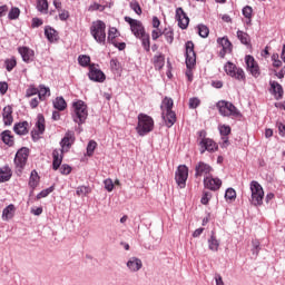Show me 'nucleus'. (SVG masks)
Wrapping results in <instances>:
<instances>
[{"instance_id": "obj_1", "label": "nucleus", "mask_w": 285, "mask_h": 285, "mask_svg": "<svg viewBox=\"0 0 285 285\" xmlns=\"http://www.w3.org/2000/svg\"><path fill=\"white\" fill-rule=\"evenodd\" d=\"M75 144V131H67L65 137L60 141L61 149H55L52 151V169L59 170V166H61L63 161V153H68L70 148Z\"/></svg>"}, {"instance_id": "obj_2", "label": "nucleus", "mask_w": 285, "mask_h": 285, "mask_svg": "<svg viewBox=\"0 0 285 285\" xmlns=\"http://www.w3.org/2000/svg\"><path fill=\"white\" fill-rule=\"evenodd\" d=\"M71 117L75 124L81 126L88 119V105L83 100L72 102Z\"/></svg>"}, {"instance_id": "obj_3", "label": "nucleus", "mask_w": 285, "mask_h": 285, "mask_svg": "<svg viewBox=\"0 0 285 285\" xmlns=\"http://www.w3.org/2000/svg\"><path fill=\"white\" fill-rule=\"evenodd\" d=\"M186 48V77L188 81H193V68L197 63V55L195 53V43L193 41H187L185 45Z\"/></svg>"}, {"instance_id": "obj_4", "label": "nucleus", "mask_w": 285, "mask_h": 285, "mask_svg": "<svg viewBox=\"0 0 285 285\" xmlns=\"http://www.w3.org/2000/svg\"><path fill=\"white\" fill-rule=\"evenodd\" d=\"M154 128L155 120L153 119V117L146 114L138 115V125L136 127V130L140 137H146L148 132H153Z\"/></svg>"}, {"instance_id": "obj_5", "label": "nucleus", "mask_w": 285, "mask_h": 285, "mask_svg": "<svg viewBox=\"0 0 285 285\" xmlns=\"http://www.w3.org/2000/svg\"><path fill=\"white\" fill-rule=\"evenodd\" d=\"M216 108H218V112L222 117H234L235 119H240L242 117V111L230 101L219 100L216 104Z\"/></svg>"}, {"instance_id": "obj_6", "label": "nucleus", "mask_w": 285, "mask_h": 285, "mask_svg": "<svg viewBox=\"0 0 285 285\" xmlns=\"http://www.w3.org/2000/svg\"><path fill=\"white\" fill-rule=\"evenodd\" d=\"M90 35L97 43L106 46V22L101 20L94 21L90 27Z\"/></svg>"}, {"instance_id": "obj_7", "label": "nucleus", "mask_w": 285, "mask_h": 285, "mask_svg": "<svg viewBox=\"0 0 285 285\" xmlns=\"http://www.w3.org/2000/svg\"><path fill=\"white\" fill-rule=\"evenodd\" d=\"M252 193L250 203L253 206H262L264 204V188L257 180H252L249 184Z\"/></svg>"}, {"instance_id": "obj_8", "label": "nucleus", "mask_w": 285, "mask_h": 285, "mask_svg": "<svg viewBox=\"0 0 285 285\" xmlns=\"http://www.w3.org/2000/svg\"><path fill=\"white\" fill-rule=\"evenodd\" d=\"M30 155V150L27 147L20 148L14 157V166L21 173L23 168H26V164H28V157Z\"/></svg>"}, {"instance_id": "obj_9", "label": "nucleus", "mask_w": 285, "mask_h": 285, "mask_svg": "<svg viewBox=\"0 0 285 285\" xmlns=\"http://www.w3.org/2000/svg\"><path fill=\"white\" fill-rule=\"evenodd\" d=\"M226 75L237 79L238 81H244L246 79V73L244 69L237 68L233 62H227L224 67Z\"/></svg>"}, {"instance_id": "obj_10", "label": "nucleus", "mask_w": 285, "mask_h": 285, "mask_svg": "<svg viewBox=\"0 0 285 285\" xmlns=\"http://www.w3.org/2000/svg\"><path fill=\"white\" fill-rule=\"evenodd\" d=\"M126 23H129L130 30L132 35L137 38L141 37L142 35H146V28H144V23L137 19H132L130 17H125Z\"/></svg>"}, {"instance_id": "obj_11", "label": "nucleus", "mask_w": 285, "mask_h": 285, "mask_svg": "<svg viewBox=\"0 0 285 285\" xmlns=\"http://www.w3.org/2000/svg\"><path fill=\"white\" fill-rule=\"evenodd\" d=\"M175 180L179 188H186V181H188V167L186 165H179L175 173Z\"/></svg>"}, {"instance_id": "obj_12", "label": "nucleus", "mask_w": 285, "mask_h": 285, "mask_svg": "<svg viewBox=\"0 0 285 285\" xmlns=\"http://www.w3.org/2000/svg\"><path fill=\"white\" fill-rule=\"evenodd\" d=\"M213 167L204 161H198L195 165V177L199 178V177H204V179H206V177H210L212 173H213Z\"/></svg>"}, {"instance_id": "obj_13", "label": "nucleus", "mask_w": 285, "mask_h": 285, "mask_svg": "<svg viewBox=\"0 0 285 285\" xmlns=\"http://www.w3.org/2000/svg\"><path fill=\"white\" fill-rule=\"evenodd\" d=\"M245 63L247 67V72H250L255 79L262 75V71L259 70V65L257 63V60L250 55L245 57Z\"/></svg>"}, {"instance_id": "obj_14", "label": "nucleus", "mask_w": 285, "mask_h": 285, "mask_svg": "<svg viewBox=\"0 0 285 285\" xmlns=\"http://www.w3.org/2000/svg\"><path fill=\"white\" fill-rule=\"evenodd\" d=\"M88 77L90 81H96L97 83H104L106 81V73L101 69H97L95 65L89 66Z\"/></svg>"}, {"instance_id": "obj_15", "label": "nucleus", "mask_w": 285, "mask_h": 285, "mask_svg": "<svg viewBox=\"0 0 285 285\" xmlns=\"http://www.w3.org/2000/svg\"><path fill=\"white\" fill-rule=\"evenodd\" d=\"M203 184L207 190H213L214 193L222 188V179L213 177L212 174L203 179Z\"/></svg>"}, {"instance_id": "obj_16", "label": "nucleus", "mask_w": 285, "mask_h": 285, "mask_svg": "<svg viewBox=\"0 0 285 285\" xmlns=\"http://www.w3.org/2000/svg\"><path fill=\"white\" fill-rule=\"evenodd\" d=\"M217 43L222 48L219 52V57H222V59H224L226 55H230V52H233V43L230 42L228 37L218 38Z\"/></svg>"}, {"instance_id": "obj_17", "label": "nucleus", "mask_w": 285, "mask_h": 285, "mask_svg": "<svg viewBox=\"0 0 285 285\" xmlns=\"http://www.w3.org/2000/svg\"><path fill=\"white\" fill-rule=\"evenodd\" d=\"M198 146L200 147V155H204V153H215L217 151V142H215L213 139H204L199 140Z\"/></svg>"}, {"instance_id": "obj_18", "label": "nucleus", "mask_w": 285, "mask_h": 285, "mask_svg": "<svg viewBox=\"0 0 285 285\" xmlns=\"http://www.w3.org/2000/svg\"><path fill=\"white\" fill-rule=\"evenodd\" d=\"M176 20L178 21V26L181 30H186V28H188V23H190V18H188L181 7L176 9Z\"/></svg>"}, {"instance_id": "obj_19", "label": "nucleus", "mask_w": 285, "mask_h": 285, "mask_svg": "<svg viewBox=\"0 0 285 285\" xmlns=\"http://www.w3.org/2000/svg\"><path fill=\"white\" fill-rule=\"evenodd\" d=\"M126 266L129 273H139L144 267V263L140 258L132 256L127 261Z\"/></svg>"}, {"instance_id": "obj_20", "label": "nucleus", "mask_w": 285, "mask_h": 285, "mask_svg": "<svg viewBox=\"0 0 285 285\" xmlns=\"http://www.w3.org/2000/svg\"><path fill=\"white\" fill-rule=\"evenodd\" d=\"M18 52L22 57V61H24V63H31V61H35V50L30 49V47H19Z\"/></svg>"}, {"instance_id": "obj_21", "label": "nucleus", "mask_w": 285, "mask_h": 285, "mask_svg": "<svg viewBox=\"0 0 285 285\" xmlns=\"http://www.w3.org/2000/svg\"><path fill=\"white\" fill-rule=\"evenodd\" d=\"M269 86V92L275 97V99H282V97H284V88L279 85V82L271 80Z\"/></svg>"}, {"instance_id": "obj_22", "label": "nucleus", "mask_w": 285, "mask_h": 285, "mask_svg": "<svg viewBox=\"0 0 285 285\" xmlns=\"http://www.w3.org/2000/svg\"><path fill=\"white\" fill-rule=\"evenodd\" d=\"M161 117L167 128H173V126H175V122L177 121V115L175 114V111H163Z\"/></svg>"}, {"instance_id": "obj_23", "label": "nucleus", "mask_w": 285, "mask_h": 285, "mask_svg": "<svg viewBox=\"0 0 285 285\" xmlns=\"http://www.w3.org/2000/svg\"><path fill=\"white\" fill-rule=\"evenodd\" d=\"M36 131H32V138L35 139L36 135H43L46 132V118H43V115H38V119L36 122Z\"/></svg>"}, {"instance_id": "obj_24", "label": "nucleus", "mask_w": 285, "mask_h": 285, "mask_svg": "<svg viewBox=\"0 0 285 285\" xmlns=\"http://www.w3.org/2000/svg\"><path fill=\"white\" fill-rule=\"evenodd\" d=\"M45 37H47L50 43H55L56 41H59V32L50 26L45 27Z\"/></svg>"}, {"instance_id": "obj_25", "label": "nucleus", "mask_w": 285, "mask_h": 285, "mask_svg": "<svg viewBox=\"0 0 285 285\" xmlns=\"http://www.w3.org/2000/svg\"><path fill=\"white\" fill-rule=\"evenodd\" d=\"M2 119L4 126H12V121H14V118H12V107L6 106L2 111Z\"/></svg>"}, {"instance_id": "obj_26", "label": "nucleus", "mask_w": 285, "mask_h": 285, "mask_svg": "<svg viewBox=\"0 0 285 285\" xmlns=\"http://www.w3.org/2000/svg\"><path fill=\"white\" fill-rule=\"evenodd\" d=\"M218 130L222 135V139H223V148H226V146H228V136L230 135V126L228 125H220L218 127Z\"/></svg>"}, {"instance_id": "obj_27", "label": "nucleus", "mask_w": 285, "mask_h": 285, "mask_svg": "<svg viewBox=\"0 0 285 285\" xmlns=\"http://www.w3.org/2000/svg\"><path fill=\"white\" fill-rule=\"evenodd\" d=\"M1 139L6 146H14V136H12V131L4 130L1 132Z\"/></svg>"}, {"instance_id": "obj_28", "label": "nucleus", "mask_w": 285, "mask_h": 285, "mask_svg": "<svg viewBox=\"0 0 285 285\" xmlns=\"http://www.w3.org/2000/svg\"><path fill=\"white\" fill-rule=\"evenodd\" d=\"M16 135H28V121L18 122L13 126Z\"/></svg>"}, {"instance_id": "obj_29", "label": "nucleus", "mask_w": 285, "mask_h": 285, "mask_svg": "<svg viewBox=\"0 0 285 285\" xmlns=\"http://www.w3.org/2000/svg\"><path fill=\"white\" fill-rule=\"evenodd\" d=\"M14 206L10 204L2 210V219L3 222H9V219H12L14 217Z\"/></svg>"}, {"instance_id": "obj_30", "label": "nucleus", "mask_w": 285, "mask_h": 285, "mask_svg": "<svg viewBox=\"0 0 285 285\" xmlns=\"http://www.w3.org/2000/svg\"><path fill=\"white\" fill-rule=\"evenodd\" d=\"M40 177H39V173H37V170H32L29 177V186L30 188H32L35 190V188H37V186H39V181H40Z\"/></svg>"}, {"instance_id": "obj_31", "label": "nucleus", "mask_w": 285, "mask_h": 285, "mask_svg": "<svg viewBox=\"0 0 285 285\" xmlns=\"http://www.w3.org/2000/svg\"><path fill=\"white\" fill-rule=\"evenodd\" d=\"M10 177H12V170L10 169V167L4 166L2 168H0V181H10Z\"/></svg>"}, {"instance_id": "obj_32", "label": "nucleus", "mask_w": 285, "mask_h": 285, "mask_svg": "<svg viewBox=\"0 0 285 285\" xmlns=\"http://www.w3.org/2000/svg\"><path fill=\"white\" fill-rule=\"evenodd\" d=\"M165 63H166V58L164 57L163 53H157L156 56H154V66L156 70H161Z\"/></svg>"}, {"instance_id": "obj_33", "label": "nucleus", "mask_w": 285, "mask_h": 285, "mask_svg": "<svg viewBox=\"0 0 285 285\" xmlns=\"http://www.w3.org/2000/svg\"><path fill=\"white\" fill-rule=\"evenodd\" d=\"M138 39H140L144 50L146 52H150V35L145 32L140 37H138Z\"/></svg>"}, {"instance_id": "obj_34", "label": "nucleus", "mask_w": 285, "mask_h": 285, "mask_svg": "<svg viewBox=\"0 0 285 285\" xmlns=\"http://www.w3.org/2000/svg\"><path fill=\"white\" fill-rule=\"evenodd\" d=\"M207 243L209 250H212L213 253H217V250H219V240L217 239V237H215V234L210 236Z\"/></svg>"}, {"instance_id": "obj_35", "label": "nucleus", "mask_w": 285, "mask_h": 285, "mask_svg": "<svg viewBox=\"0 0 285 285\" xmlns=\"http://www.w3.org/2000/svg\"><path fill=\"white\" fill-rule=\"evenodd\" d=\"M174 101L173 98L165 97L160 106L163 112L173 111Z\"/></svg>"}, {"instance_id": "obj_36", "label": "nucleus", "mask_w": 285, "mask_h": 285, "mask_svg": "<svg viewBox=\"0 0 285 285\" xmlns=\"http://www.w3.org/2000/svg\"><path fill=\"white\" fill-rule=\"evenodd\" d=\"M117 37H119V30H117L115 27H110L107 36L108 43H115L117 41Z\"/></svg>"}, {"instance_id": "obj_37", "label": "nucleus", "mask_w": 285, "mask_h": 285, "mask_svg": "<svg viewBox=\"0 0 285 285\" xmlns=\"http://www.w3.org/2000/svg\"><path fill=\"white\" fill-rule=\"evenodd\" d=\"M53 108H56V110L63 111L65 108H68V104H66V99H63V97H57L53 100Z\"/></svg>"}, {"instance_id": "obj_38", "label": "nucleus", "mask_w": 285, "mask_h": 285, "mask_svg": "<svg viewBox=\"0 0 285 285\" xmlns=\"http://www.w3.org/2000/svg\"><path fill=\"white\" fill-rule=\"evenodd\" d=\"M38 97L40 99V101H45L46 97H50V88L40 85L39 89H38Z\"/></svg>"}, {"instance_id": "obj_39", "label": "nucleus", "mask_w": 285, "mask_h": 285, "mask_svg": "<svg viewBox=\"0 0 285 285\" xmlns=\"http://www.w3.org/2000/svg\"><path fill=\"white\" fill-rule=\"evenodd\" d=\"M236 35L237 39H239L240 43H243L244 46H248L250 43V36H248V33L238 30Z\"/></svg>"}, {"instance_id": "obj_40", "label": "nucleus", "mask_w": 285, "mask_h": 285, "mask_svg": "<svg viewBox=\"0 0 285 285\" xmlns=\"http://www.w3.org/2000/svg\"><path fill=\"white\" fill-rule=\"evenodd\" d=\"M37 10L41 14H48V0H37Z\"/></svg>"}, {"instance_id": "obj_41", "label": "nucleus", "mask_w": 285, "mask_h": 285, "mask_svg": "<svg viewBox=\"0 0 285 285\" xmlns=\"http://www.w3.org/2000/svg\"><path fill=\"white\" fill-rule=\"evenodd\" d=\"M20 14L21 10L17 7H12L8 13V19H10V21H14L16 19H19Z\"/></svg>"}, {"instance_id": "obj_42", "label": "nucleus", "mask_w": 285, "mask_h": 285, "mask_svg": "<svg viewBox=\"0 0 285 285\" xmlns=\"http://www.w3.org/2000/svg\"><path fill=\"white\" fill-rule=\"evenodd\" d=\"M197 28H198V35L203 39H206L208 35H210V29H208L206 24H198Z\"/></svg>"}, {"instance_id": "obj_43", "label": "nucleus", "mask_w": 285, "mask_h": 285, "mask_svg": "<svg viewBox=\"0 0 285 285\" xmlns=\"http://www.w3.org/2000/svg\"><path fill=\"white\" fill-rule=\"evenodd\" d=\"M78 63H79V66H81L82 68H88V66H90V56L80 55V56L78 57Z\"/></svg>"}, {"instance_id": "obj_44", "label": "nucleus", "mask_w": 285, "mask_h": 285, "mask_svg": "<svg viewBox=\"0 0 285 285\" xmlns=\"http://www.w3.org/2000/svg\"><path fill=\"white\" fill-rule=\"evenodd\" d=\"M76 195L78 197H86V195H90V187H88V186H79V187H77Z\"/></svg>"}, {"instance_id": "obj_45", "label": "nucleus", "mask_w": 285, "mask_h": 285, "mask_svg": "<svg viewBox=\"0 0 285 285\" xmlns=\"http://www.w3.org/2000/svg\"><path fill=\"white\" fill-rule=\"evenodd\" d=\"M4 65H6V70L8 72H12V70H14V68L17 67V59L14 58L7 59L4 60Z\"/></svg>"}, {"instance_id": "obj_46", "label": "nucleus", "mask_w": 285, "mask_h": 285, "mask_svg": "<svg viewBox=\"0 0 285 285\" xmlns=\"http://www.w3.org/2000/svg\"><path fill=\"white\" fill-rule=\"evenodd\" d=\"M237 198V191H235L234 188H227L225 191V199H229V202H233V199Z\"/></svg>"}, {"instance_id": "obj_47", "label": "nucleus", "mask_w": 285, "mask_h": 285, "mask_svg": "<svg viewBox=\"0 0 285 285\" xmlns=\"http://www.w3.org/2000/svg\"><path fill=\"white\" fill-rule=\"evenodd\" d=\"M96 148H97V141L90 140L87 145V155H88V157H92Z\"/></svg>"}, {"instance_id": "obj_48", "label": "nucleus", "mask_w": 285, "mask_h": 285, "mask_svg": "<svg viewBox=\"0 0 285 285\" xmlns=\"http://www.w3.org/2000/svg\"><path fill=\"white\" fill-rule=\"evenodd\" d=\"M243 17L245 19H249V21H252L250 19H253V7L250 6H246L243 8Z\"/></svg>"}, {"instance_id": "obj_49", "label": "nucleus", "mask_w": 285, "mask_h": 285, "mask_svg": "<svg viewBox=\"0 0 285 285\" xmlns=\"http://www.w3.org/2000/svg\"><path fill=\"white\" fill-rule=\"evenodd\" d=\"M53 190H55V186H50L49 188L41 190L37 195V199H43V197H48V195H50V193H52Z\"/></svg>"}, {"instance_id": "obj_50", "label": "nucleus", "mask_w": 285, "mask_h": 285, "mask_svg": "<svg viewBox=\"0 0 285 285\" xmlns=\"http://www.w3.org/2000/svg\"><path fill=\"white\" fill-rule=\"evenodd\" d=\"M59 170L61 175H70V173H72V167L68 164H63L59 166Z\"/></svg>"}, {"instance_id": "obj_51", "label": "nucleus", "mask_w": 285, "mask_h": 285, "mask_svg": "<svg viewBox=\"0 0 285 285\" xmlns=\"http://www.w3.org/2000/svg\"><path fill=\"white\" fill-rule=\"evenodd\" d=\"M58 12L60 21H68L70 19V12L68 10L60 9Z\"/></svg>"}, {"instance_id": "obj_52", "label": "nucleus", "mask_w": 285, "mask_h": 285, "mask_svg": "<svg viewBox=\"0 0 285 285\" xmlns=\"http://www.w3.org/2000/svg\"><path fill=\"white\" fill-rule=\"evenodd\" d=\"M105 184V188L108 193H112V190L115 189V184L112 183V179L107 178L104 180Z\"/></svg>"}, {"instance_id": "obj_53", "label": "nucleus", "mask_w": 285, "mask_h": 285, "mask_svg": "<svg viewBox=\"0 0 285 285\" xmlns=\"http://www.w3.org/2000/svg\"><path fill=\"white\" fill-rule=\"evenodd\" d=\"M88 10H89V12H95L97 10H99L100 12H104L105 8H104V6H101L97 2H94L89 6Z\"/></svg>"}, {"instance_id": "obj_54", "label": "nucleus", "mask_w": 285, "mask_h": 285, "mask_svg": "<svg viewBox=\"0 0 285 285\" xmlns=\"http://www.w3.org/2000/svg\"><path fill=\"white\" fill-rule=\"evenodd\" d=\"M273 67L274 68H282V60H279V55L274 53L272 56Z\"/></svg>"}, {"instance_id": "obj_55", "label": "nucleus", "mask_w": 285, "mask_h": 285, "mask_svg": "<svg viewBox=\"0 0 285 285\" xmlns=\"http://www.w3.org/2000/svg\"><path fill=\"white\" fill-rule=\"evenodd\" d=\"M35 95H39V89L35 86H30L26 91V97H35Z\"/></svg>"}, {"instance_id": "obj_56", "label": "nucleus", "mask_w": 285, "mask_h": 285, "mask_svg": "<svg viewBox=\"0 0 285 285\" xmlns=\"http://www.w3.org/2000/svg\"><path fill=\"white\" fill-rule=\"evenodd\" d=\"M130 8H131V10H134V12H136V14H141V6H139V2L131 1Z\"/></svg>"}, {"instance_id": "obj_57", "label": "nucleus", "mask_w": 285, "mask_h": 285, "mask_svg": "<svg viewBox=\"0 0 285 285\" xmlns=\"http://www.w3.org/2000/svg\"><path fill=\"white\" fill-rule=\"evenodd\" d=\"M165 40L167 41V43H173V41H175V33L173 31H166L164 33Z\"/></svg>"}, {"instance_id": "obj_58", "label": "nucleus", "mask_w": 285, "mask_h": 285, "mask_svg": "<svg viewBox=\"0 0 285 285\" xmlns=\"http://www.w3.org/2000/svg\"><path fill=\"white\" fill-rule=\"evenodd\" d=\"M213 196L210 195V193H208V191H205L204 194H203V197H202V199H200V203L204 205V206H206V205H208V203L210 202V198H212Z\"/></svg>"}, {"instance_id": "obj_59", "label": "nucleus", "mask_w": 285, "mask_h": 285, "mask_svg": "<svg viewBox=\"0 0 285 285\" xmlns=\"http://www.w3.org/2000/svg\"><path fill=\"white\" fill-rule=\"evenodd\" d=\"M199 104H202L199 98H190L189 99V108H191L193 110H195V108H198Z\"/></svg>"}, {"instance_id": "obj_60", "label": "nucleus", "mask_w": 285, "mask_h": 285, "mask_svg": "<svg viewBox=\"0 0 285 285\" xmlns=\"http://www.w3.org/2000/svg\"><path fill=\"white\" fill-rule=\"evenodd\" d=\"M40 26H43V20L39 18H33L31 22V28H39Z\"/></svg>"}, {"instance_id": "obj_61", "label": "nucleus", "mask_w": 285, "mask_h": 285, "mask_svg": "<svg viewBox=\"0 0 285 285\" xmlns=\"http://www.w3.org/2000/svg\"><path fill=\"white\" fill-rule=\"evenodd\" d=\"M253 255H259V240H254L253 242Z\"/></svg>"}, {"instance_id": "obj_62", "label": "nucleus", "mask_w": 285, "mask_h": 285, "mask_svg": "<svg viewBox=\"0 0 285 285\" xmlns=\"http://www.w3.org/2000/svg\"><path fill=\"white\" fill-rule=\"evenodd\" d=\"M110 68H111V70H119V61L117 59H111Z\"/></svg>"}, {"instance_id": "obj_63", "label": "nucleus", "mask_w": 285, "mask_h": 285, "mask_svg": "<svg viewBox=\"0 0 285 285\" xmlns=\"http://www.w3.org/2000/svg\"><path fill=\"white\" fill-rule=\"evenodd\" d=\"M8 92V82H0V94L6 95Z\"/></svg>"}, {"instance_id": "obj_64", "label": "nucleus", "mask_w": 285, "mask_h": 285, "mask_svg": "<svg viewBox=\"0 0 285 285\" xmlns=\"http://www.w3.org/2000/svg\"><path fill=\"white\" fill-rule=\"evenodd\" d=\"M215 282H216V285H224V278H222V275L219 274L215 275Z\"/></svg>"}]
</instances>
